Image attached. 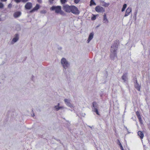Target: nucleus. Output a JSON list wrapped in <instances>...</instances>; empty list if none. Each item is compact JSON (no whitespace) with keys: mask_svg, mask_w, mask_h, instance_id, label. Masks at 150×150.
<instances>
[{"mask_svg":"<svg viewBox=\"0 0 150 150\" xmlns=\"http://www.w3.org/2000/svg\"><path fill=\"white\" fill-rule=\"evenodd\" d=\"M109 4L105 3V5H104L105 6H108L109 5Z\"/></svg>","mask_w":150,"mask_h":150,"instance_id":"nucleus-32","label":"nucleus"},{"mask_svg":"<svg viewBox=\"0 0 150 150\" xmlns=\"http://www.w3.org/2000/svg\"><path fill=\"white\" fill-rule=\"evenodd\" d=\"M59 103H58V104L57 105L55 106V108L57 110H59V109L62 108L61 107H60L59 106Z\"/></svg>","mask_w":150,"mask_h":150,"instance_id":"nucleus-20","label":"nucleus"},{"mask_svg":"<svg viewBox=\"0 0 150 150\" xmlns=\"http://www.w3.org/2000/svg\"><path fill=\"white\" fill-rule=\"evenodd\" d=\"M61 63L64 68L66 69L68 67L69 64L66 59L64 58H63L61 60Z\"/></svg>","mask_w":150,"mask_h":150,"instance_id":"nucleus-3","label":"nucleus"},{"mask_svg":"<svg viewBox=\"0 0 150 150\" xmlns=\"http://www.w3.org/2000/svg\"><path fill=\"white\" fill-rule=\"evenodd\" d=\"M132 10L131 8H128L126 11L125 14L124 16H127L129 15L130 13L131 12Z\"/></svg>","mask_w":150,"mask_h":150,"instance_id":"nucleus-10","label":"nucleus"},{"mask_svg":"<svg viewBox=\"0 0 150 150\" xmlns=\"http://www.w3.org/2000/svg\"><path fill=\"white\" fill-rule=\"evenodd\" d=\"M3 7L4 5L3 4L1 3L0 2V8H2Z\"/></svg>","mask_w":150,"mask_h":150,"instance_id":"nucleus-25","label":"nucleus"},{"mask_svg":"<svg viewBox=\"0 0 150 150\" xmlns=\"http://www.w3.org/2000/svg\"><path fill=\"white\" fill-rule=\"evenodd\" d=\"M136 114L139 121L140 122L142 121V118L139 112L137 111L136 112Z\"/></svg>","mask_w":150,"mask_h":150,"instance_id":"nucleus-14","label":"nucleus"},{"mask_svg":"<svg viewBox=\"0 0 150 150\" xmlns=\"http://www.w3.org/2000/svg\"><path fill=\"white\" fill-rule=\"evenodd\" d=\"M64 100L65 103L67 105L70 106L71 104L70 103L69 100L68 99H64Z\"/></svg>","mask_w":150,"mask_h":150,"instance_id":"nucleus-18","label":"nucleus"},{"mask_svg":"<svg viewBox=\"0 0 150 150\" xmlns=\"http://www.w3.org/2000/svg\"><path fill=\"white\" fill-rule=\"evenodd\" d=\"M96 102H93V107H95V105L96 104Z\"/></svg>","mask_w":150,"mask_h":150,"instance_id":"nucleus-29","label":"nucleus"},{"mask_svg":"<svg viewBox=\"0 0 150 150\" xmlns=\"http://www.w3.org/2000/svg\"><path fill=\"white\" fill-rule=\"evenodd\" d=\"M71 6H69L68 5H64L63 6V10L67 12L70 13L71 11Z\"/></svg>","mask_w":150,"mask_h":150,"instance_id":"nucleus-6","label":"nucleus"},{"mask_svg":"<svg viewBox=\"0 0 150 150\" xmlns=\"http://www.w3.org/2000/svg\"><path fill=\"white\" fill-rule=\"evenodd\" d=\"M120 149H121V150H124V149H123V147L122 146H120Z\"/></svg>","mask_w":150,"mask_h":150,"instance_id":"nucleus-33","label":"nucleus"},{"mask_svg":"<svg viewBox=\"0 0 150 150\" xmlns=\"http://www.w3.org/2000/svg\"><path fill=\"white\" fill-rule=\"evenodd\" d=\"M96 17H95V16L94 17H92L91 18V19L92 20H94L96 19Z\"/></svg>","mask_w":150,"mask_h":150,"instance_id":"nucleus-31","label":"nucleus"},{"mask_svg":"<svg viewBox=\"0 0 150 150\" xmlns=\"http://www.w3.org/2000/svg\"><path fill=\"white\" fill-rule=\"evenodd\" d=\"M122 79L124 82L126 81L127 79V74H124L122 77Z\"/></svg>","mask_w":150,"mask_h":150,"instance_id":"nucleus-16","label":"nucleus"},{"mask_svg":"<svg viewBox=\"0 0 150 150\" xmlns=\"http://www.w3.org/2000/svg\"><path fill=\"white\" fill-rule=\"evenodd\" d=\"M71 12L73 14H78L79 13V12L77 8L74 6H71Z\"/></svg>","mask_w":150,"mask_h":150,"instance_id":"nucleus-4","label":"nucleus"},{"mask_svg":"<svg viewBox=\"0 0 150 150\" xmlns=\"http://www.w3.org/2000/svg\"><path fill=\"white\" fill-rule=\"evenodd\" d=\"M94 34L93 32L91 33L90 34L88 40L87 41V43H89L90 41L93 39V37Z\"/></svg>","mask_w":150,"mask_h":150,"instance_id":"nucleus-11","label":"nucleus"},{"mask_svg":"<svg viewBox=\"0 0 150 150\" xmlns=\"http://www.w3.org/2000/svg\"><path fill=\"white\" fill-rule=\"evenodd\" d=\"M138 134L139 136L141 139H143L144 135L143 132L140 131H139L138 132Z\"/></svg>","mask_w":150,"mask_h":150,"instance_id":"nucleus-12","label":"nucleus"},{"mask_svg":"<svg viewBox=\"0 0 150 150\" xmlns=\"http://www.w3.org/2000/svg\"><path fill=\"white\" fill-rule=\"evenodd\" d=\"M119 145H120V146H122V145L121 144V143L120 142Z\"/></svg>","mask_w":150,"mask_h":150,"instance_id":"nucleus-35","label":"nucleus"},{"mask_svg":"<svg viewBox=\"0 0 150 150\" xmlns=\"http://www.w3.org/2000/svg\"><path fill=\"white\" fill-rule=\"evenodd\" d=\"M29 0H22V2H26Z\"/></svg>","mask_w":150,"mask_h":150,"instance_id":"nucleus-30","label":"nucleus"},{"mask_svg":"<svg viewBox=\"0 0 150 150\" xmlns=\"http://www.w3.org/2000/svg\"><path fill=\"white\" fill-rule=\"evenodd\" d=\"M103 21L104 23H108V20L107 18L106 15L105 13L103 15Z\"/></svg>","mask_w":150,"mask_h":150,"instance_id":"nucleus-13","label":"nucleus"},{"mask_svg":"<svg viewBox=\"0 0 150 150\" xmlns=\"http://www.w3.org/2000/svg\"><path fill=\"white\" fill-rule=\"evenodd\" d=\"M96 5V3L93 0H91L90 1V6H91L93 5Z\"/></svg>","mask_w":150,"mask_h":150,"instance_id":"nucleus-19","label":"nucleus"},{"mask_svg":"<svg viewBox=\"0 0 150 150\" xmlns=\"http://www.w3.org/2000/svg\"><path fill=\"white\" fill-rule=\"evenodd\" d=\"M50 10L52 11L55 10L56 13H59L61 15L65 14L64 12L61 10V8L60 6H53L50 8Z\"/></svg>","mask_w":150,"mask_h":150,"instance_id":"nucleus-2","label":"nucleus"},{"mask_svg":"<svg viewBox=\"0 0 150 150\" xmlns=\"http://www.w3.org/2000/svg\"><path fill=\"white\" fill-rule=\"evenodd\" d=\"M60 1L62 4H64L67 2V0H60Z\"/></svg>","mask_w":150,"mask_h":150,"instance_id":"nucleus-23","label":"nucleus"},{"mask_svg":"<svg viewBox=\"0 0 150 150\" xmlns=\"http://www.w3.org/2000/svg\"><path fill=\"white\" fill-rule=\"evenodd\" d=\"M127 4H124L123 6V7L122 9V11L123 12L125 10V9L127 7Z\"/></svg>","mask_w":150,"mask_h":150,"instance_id":"nucleus-21","label":"nucleus"},{"mask_svg":"<svg viewBox=\"0 0 150 150\" xmlns=\"http://www.w3.org/2000/svg\"><path fill=\"white\" fill-rule=\"evenodd\" d=\"M95 10L98 13L103 12L105 11V9L100 6H97L95 7Z\"/></svg>","mask_w":150,"mask_h":150,"instance_id":"nucleus-5","label":"nucleus"},{"mask_svg":"<svg viewBox=\"0 0 150 150\" xmlns=\"http://www.w3.org/2000/svg\"><path fill=\"white\" fill-rule=\"evenodd\" d=\"M135 81V83L134 84L135 88L139 91L140 90L141 86L138 83L136 79Z\"/></svg>","mask_w":150,"mask_h":150,"instance_id":"nucleus-7","label":"nucleus"},{"mask_svg":"<svg viewBox=\"0 0 150 150\" xmlns=\"http://www.w3.org/2000/svg\"><path fill=\"white\" fill-rule=\"evenodd\" d=\"M1 1H6L7 0H1Z\"/></svg>","mask_w":150,"mask_h":150,"instance_id":"nucleus-34","label":"nucleus"},{"mask_svg":"<svg viewBox=\"0 0 150 150\" xmlns=\"http://www.w3.org/2000/svg\"><path fill=\"white\" fill-rule=\"evenodd\" d=\"M21 15V13L20 12L18 11L14 13L13 16L15 18H16L19 16Z\"/></svg>","mask_w":150,"mask_h":150,"instance_id":"nucleus-15","label":"nucleus"},{"mask_svg":"<svg viewBox=\"0 0 150 150\" xmlns=\"http://www.w3.org/2000/svg\"><path fill=\"white\" fill-rule=\"evenodd\" d=\"M94 111L96 112V114L98 115H100V114H99V113L98 112V109L97 108H95L94 109Z\"/></svg>","mask_w":150,"mask_h":150,"instance_id":"nucleus-22","label":"nucleus"},{"mask_svg":"<svg viewBox=\"0 0 150 150\" xmlns=\"http://www.w3.org/2000/svg\"><path fill=\"white\" fill-rule=\"evenodd\" d=\"M18 34H16L15 35V37L13 39L12 41L14 42H15L18 40Z\"/></svg>","mask_w":150,"mask_h":150,"instance_id":"nucleus-17","label":"nucleus"},{"mask_svg":"<svg viewBox=\"0 0 150 150\" xmlns=\"http://www.w3.org/2000/svg\"><path fill=\"white\" fill-rule=\"evenodd\" d=\"M40 7V5L38 4H37L30 11V12L31 13L38 10L39 9Z\"/></svg>","mask_w":150,"mask_h":150,"instance_id":"nucleus-8","label":"nucleus"},{"mask_svg":"<svg viewBox=\"0 0 150 150\" xmlns=\"http://www.w3.org/2000/svg\"><path fill=\"white\" fill-rule=\"evenodd\" d=\"M37 1L40 4L42 3V0H37Z\"/></svg>","mask_w":150,"mask_h":150,"instance_id":"nucleus-28","label":"nucleus"},{"mask_svg":"<svg viewBox=\"0 0 150 150\" xmlns=\"http://www.w3.org/2000/svg\"><path fill=\"white\" fill-rule=\"evenodd\" d=\"M32 7V4L31 2H27L25 5V8L27 9H30Z\"/></svg>","mask_w":150,"mask_h":150,"instance_id":"nucleus-9","label":"nucleus"},{"mask_svg":"<svg viewBox=\"0 0 150 150\" xmlns=\"http://www.w3.org/2000/svg\"><path fill=\"white\" fill-rule=\"evenodd\" d=\"M54 0H49V2L50 3V4H52L53 3V1H54Z\"/></svg>","mask_w":150,"mask_h":150,"instance_id":"nucleus-27","label":"nucleus"},{"mask_svg":"<svg viewBox=\"0 0 150 150\" xmlns=\"http://www.w3.org/2000/svg\"><path fill=\"white\" fill-rule=\"evenodd\" d=\"M119 43V40H116L114 42L113 45L111 47V49L110 57L113 60L114 59L116 58H117V55L116 52Z\"/></svg>","mask_w":150,"mask_h":150,"instance_id":"nucleus-1","label":"nucleus"},{"mask_svg":"<svg viewBox=\"0 0 150 150\" xmlns=\"http://www.w3.org/2000/svg\"><path fill=\"white\" fill-rule=\"evenodd\" d=\"M40 12L42 13H45L46 12V11L45 10H42Z\"/></svg>","mask_w":150,"mask_h":150,"instance_id":"nucleus-26","label":"nucleus"},{"mask_svg":"<svg viewBox=\"0 0 150 150\" xmlns=\"http://www.w3.org/2000/svg\"><path fill=\"white\" fill-rule=\"evenodd\" d=\"M80 1V0H74V2L75 3L77 4Z\"/></svg>","mask_w":150,"mask_h":150,"instance_id":"nucleus-24","label":"nucleus"}]
</instances>
